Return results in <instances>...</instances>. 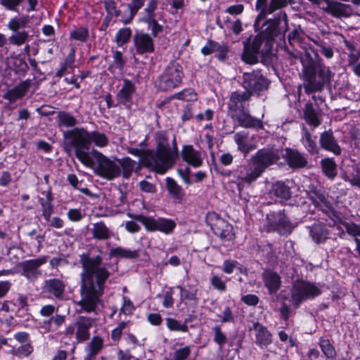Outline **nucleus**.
<instances>
[{"label": "nucleus", "instance_id": "4468645a", "mask_svg": "<svg viewBox=\"0 0 360 360\" xmlns=\"http://www.w3.org/2000/svg\"><path fill=\"white\" fill-rule=\"evenodd\" d=\"M210 217L214 221L208 224L216 236L226 240H231L234 238L233 226L215 214H211Z\"/></svg>", "mask_w": 360, "mask_h": 360}, {"label": "nucleus", "instance_id": "c03bdc74", "mask_svg": "<svg viewBox=\"0 0 360 360\" xmlns=\"http://www.w3.org/2000/svg\"><path fill=\"white\" fill-rule=\"evenodd\" d=\"M302 142L309 153L314 154L318 153L316 136L313 138L307 130H304V136L302 139Z\"/></svg>", "mask_w": 360, "mask_h": 360}, {"label": "nucleus", "instance_id": "20e7f679", "mask_svg": "<svg viewBox=\"0 0 360 360\" xmlns=\"http://www.w3.org/2000/svg\"><path fill=\"white\" fill-rule=\"evenodd\" d=\"M281 156V152L278 148H264L258 150L248 160L245 167L236 171L238 180L251 184L262 174L267 167L276 164Z\"/></svg>", "mask_w": 360, "mask_h": 360}, {"label": "nucleus", "instance_id": "c756f323", "mask_svg": "<svg viewBox=\"0 0 360 360\" xmlns=\"http://www.w3.org/2000/svg\"><path fill=\"white\" fill-rule=\"evenodd\" d=\"M264 285L268 288L270 294L277 292L281 287V277L279 275L272 271H264L262 274Z\"/></svg>", "mask_w": 360, "mask_h": 360}, {"label": "nucleus", "instance_id": "dca6fc26", "mask_svg": "<svg viewBox=\"0 0 360 360\" xmlns=\"http://www.w3.org/2000/svg\"><path fill=\"white\" fill-rule=\"evenodd\" d=\"M250 98L251 94L250 92H233L229 102V109L231 115L249 108L248 102Z\"/></svg>", "mask_w": 360, "mask_h": 360}, {"label": "nucleus", "instance_id": "338daca9", "mask_svg": "<svg viewBox=\"0 0 360 360\" xmlns=\"http://www.w3.org/2000/svg\"><path fill=\"white\" fill-rule=\"evenodd\" d=\"M217 54L216 57L220 61H224L227 58V54L229 52V46L225 44H219V48L216 51Z\"/></svg>", "mask_w": 360, "mask_h": 360}, {"label": "nucleus", "instance_id": "37998d69", "mask_svg": "<svg viewBox=\"0 0 360 360\" xmlns=\"http://www.w3.org/2000/svg\"><path fill=\"white\" fill-rule=\"evenodd\" d=\"M145 0H131L128 4L129 14L122 19L124 24L129 23L134 18L138 11L144 5Z\"/></svg>", "mask_w": 360, "mask_h": 360}, {"label": "nucleus", "instance_id": "4d7b16f0", "mask_svg": "<svg viewBox=\"0 0 360 360\" xmlns=\"http://www.w3.org/2000/svg\"><path fill=\"white\" fill-rule=\"evenodd\" d=\"M33 352L32 346L27 343L13 350V354L18 357L28 356Z\"/></svg>", "mask_w": 360, "mask_h": 360}, {"label": "nucleus", "instance_id": "412c9836", "mask_svg": "<svg viewBox=\"0 0 360 360\" xmlns=\"http://www.w3.org/2000/svg\"><path fill=\"white\" fill-rule=\"evenodd\" d=\"M128 153L140 158V161L142 165L152 170L158 172V165L155 160V152L153 150H142L138 148H129Z\"/></svg>", "mask_w": 360, "mask_h": 360}, {"label": "nucleus", "instance_id": "393cba45", "mask_svg": "<svg viewBox=\"0 0 360 360\" xmlns=\"http://www.w3.org/2000/svg\"><path fill=\"white\" fill-rule=\"evenodd\" d=\"M31 84V80L26 79L14 88L8 90L3 96V98L8 100L11 103H14L25 95Z\"/></svg>", "mask_w": 360, "mask_h": 360}, {"label": "nucleus", "instance_id": "c85d7f7f", "mask_svg": "<svg viewBox=\"0 0 360 360\" xmlns=\"http://www.w3.org/2000/svg\"><path fill=\"white\" fill-rule=\"evenodd\" d=\"M233 139L238 146V150L245 156L257 147L255 144L248 143L249 133L248 131H238L234 134Z\"/></svg>", "mask_w": 360, "mask_h": 360}, {"label": "nucleus", "instance_id": "a211bd4d", "mask_svg": "<svg viewBox=\"0 0 360 360\" xmlns=\"http://www.w3.org/2000/svg\"><path fill=\"white\" fill-rule=\"evenodd\" d=\"M231 117L236 120L238 125L245 128H263V123L260 119L252 117L247 108L231 115Z\"/></svg>", "mask_w": 360, "mask_h": 360}, {"label": "nucleus", "instance_id": "7c9ffc66", "mask_svg": "<svg viewBox=\"0 0 360 360\" xmlns=\"http://www.w3.org/2000/svg\"><path fill=\"white\" fill-rule=\"evenodd\" d=\"M123 82L122 87L117 94V99L119 103L128 105L135 91V86L133 83L127 79H124Z\"/></svg>", "mask_w": 360, "mask_h": 360}, {"label": "nucleus", "instance_id": "680f3d73", "mask_svg": "<svg viewBox=\"0 0 360 360\" xmlns=\"http://www.w3.org/2000/svg\"><path fill=\"white\" fill-rule=\"evenodd\" d=\"M212 285L217 290L222 292L226 288L225 282L217 275H213L210 279Z\"/></svg>", "mask_w": 360, "mask_h": 360}, {"label": "nucleus", "instance_id": "9b49d317", "mask_svg": "<svg viewBox=\"0 0 360 360\" xmlns=\"http://www.w3.org/2000/svg\"><path fill=\"white\" fill-rule=\"evenodd\" d=\"M128 215L136 221L141 222L149 231H159L166 234H169L176 227V223L170 219H154L143 214L132 215L129 214Z\"/></svg>", "mask_w": 360, "mask_h": 360}, {"label": "nucleus", "instance_id": "052dcab7", "mask_svg": "<svg viewBox=\"0 0 360 360\" xmlns=\"http://www.w3.org/2000/svg\"><path fill=\"white\" fill-rule=\"evenodd\" d=\"M105 8L108 13V17L119 16L120 11L117 10L115 3L112 0H105L104 2Z\"/></svg>", "mask_w": 360, "mask_h": 360}, {"label": "nucleus", "instance_id": "13d9d810", "mask_svg": "<svg viewBox=\"0 0 360 360\" xmlns=\"http://www.w3.org/2000/svg\"><path fill=\"white\" fill-rule=\"evenodd\" d=\"M39 202L42 207V216L46 221H49L53 213L52 205L49 202H45L43 198L39 199Z\"/></svg>", "mask_w": 360, "mask_h": 360}, {"label": "nucleus", "instance_id": "5701e85b", "mask_svg": "<svg viewBox=\"0 0 360 360\" xmlns=\"http://www.w3.org/2000/svg\"><path fill=\"white\" fill-rule=\"evenodd\" d=\"M181 155L184 162L193 167H199L202 165L201 153L195 150L191 145L184 146Z\"/></svg>", "mask_w": 360, "mask_h": 360}, {"label": "nucleus", "instance_id": "6e6552de", "mask_svg": "<svg viewBox=\"0 0 360 360\" xmlns=\"http://www.w3.org/2000/svg\"><path fill=\"white\" fill-rule=\"evenodd\" d=\"M183 76V68L178 63L173 61L158 77L155 86L162 91H171L181 84Z\"/></svg>", "mask_w": 360, "mask_h": 360}, {"label": "nucleus", "instance_id": "3c124183", "mask_svg": "<svg viewBox=\"0 0 360 360\" xmlns=\"http://www.w3.org/2000/svg\"><path fill=\"white\" fill-rule=\"evenodd\" d=\"M173 98L191 101L197 99V95L192 89H186L172 96Z\"/></svg>", "mask_w": 360, "mask_h": 360}, {"label": "nucleus", "instance_id": "9d476101", "mask_svg": "<svg viewBox=\"0 0 360 360\" xmlns=\"http://www.w3.org/2000/svg\"><path fill=\"white\" fill-rule=\"evenodd\" d=\"M265 227L268 232L276 231L280 235H289L294 229L292 223L286 216L284 210L267 214Z\"/></svg>", "mask_w": 360, "mask_h": 360}, {"label": "nucleus", "instance_id": "f8f14e48", "mask_svg": "<svg viewBox=\"0 0 360 360\" xmlns=\"http://www.w3.org/2000/svg\"><path fill=\"white\" fill-rule=\"evenodd\" d=\"M243 86L245 92H250L251 96L254 93L259 94L267 90L269 82L259 70L245 72L243 75Z\"/></svg>", "mask_w": 360, "mask_h": 360}, {"label": "nucleus", "instance_id": "8fccbe9b", "mask_svg": "<svg viewBox=\"0 0 360 360\" xmlns=\"http://www.w3.org/2000/svg\"><path fill=\"white\" fill-rule=\"evenodd\" d=\"M131 36V30L129 27H124L117 32L115 41L118 45L122 46L129 41Z\"/></svg>", "mask_w": 360, "mask_h": 360}, {"label": "nucleus", "instance_id": "e2e57ef3", "mask_svg": "<svg viewBox=\"0 0 360 360\" xmlns=\"http://www.w3.org/2000/svg\"><path fill=\"white\" fill-rule=\"evenodd\" d=\"M226 336L222 333L221 327L216 326L214 328V341L219 345H222L226 342Z\"/></svg>", "mask_w": 360, "mask_h": 360}, {"label": "nucleus", "instance_id": "bb28decb", "mask_svg": "<svg viewBox=\"0 0 360 360\" xmlns=\"http://www.w3.org/2000/svg\"><path fill=\"white\" fill-rule=\"evenodd\" d=\"M320 144L322 148L333 153L335 155H340L342 150L333 136L331 130L324 131L320 136Z\"/></svg>", "mask_w": 360, "mask_h": 360}, {"label": "nucleus", "instance_id": "ea45409f", "mask_svg": "<svg viewBox=\"0 0 360 360\" xmlns=\"http://www.w3.org/2000/svg\"><path fill=\"white\" fill-rule=\"evenodd\" d=\"M109 255L111 257L126 259H134L139 257V252L137 250H131L122 247H117L111 249Z\"/></svg>", "mask_w": 360, "mask_h": 360}, {"label": "nucleus", "instance_id": "e433bc0d", "mask_svg": "<svg viewBox=\"0 0 360 360\" xmlns=\"http://www.w3.org/2000/svg\"><path fill=\"white\" fill-rule=\"evenodd\" d=\"M93 238L96 240H105L110 237V229L103 221H99L93 224L91 229Z\"/></svg>", "mask_w": 360, "mask_h": 360}, {"label": "nucleus", "instance_id": "bf43d9fd", "mask_svg": "<svg viewBox=\"0 0 360 360\" xmlns=\"http://www.w3.org/2000/svg\"><path fill=\"white\" fill-rule=\"evenodd\" d=\"M219 48V44L214 41L210 40L207 41L206 45L201 49V53L204 56L210 55L214 52H216L217 49Z\"/></svg>", "mask_w": 360, "mask_h": 360}, {"label": "nucleus", "instance_id": "a19ab883", "mask_svg": "<svg viewBox=\"0 0 360 360\" xmlns=\"http://www.w3.org/2000/svg\"><path fill=\"white\" fill-rule=\"evenodd\" d=\"M57 121L59 127H72L77 124L76 118L70 112L65 111L58 112Z\"/></svg>", "mask_w": 360, "mask_h": 360}, {"label": "nucleus", "instance_id": "603ef678", "mask_svg": "<svg viewBox=\"0 0 360 360\" xmlns=\"http://www.w3.org/2000/svg\"><path fill=\"white\" fill-rule=\"evenodd\" d=\"M341 224L346 229L347 233L354 238L360 237V225L354 222L341 221Z\"/></svg>", "mask_w": 360, "mask_h": 360}, {"label": "nucleus", "instance_id": "58836bf2", "mask_svg": "<svg viewBox=\"0 0 360 360\" xmlns=\"http://www.w3.org/2000/svg\"><path fill=\"white\" fill-rule=\"evenodd\" d=\"M116 160L118 162V165H120V169H122V172L121 171V173L122 174L123 177L128 179L134 169L136 162L129 157L117 159Z\"/></svg>", "mask_w": 360, "mask_h": 360}, {"label": "nucleus", "instance_id": "0e129e2a", "mask_svg": "<svg viewBox=\"0 0 360 360\" xmlns=\"http://www.w3.org/2000/svg\"><path fill=\"white\" fill-rule=\"evenodd\" d=\"M191 350L188 347L177 349L174 354V360H186L190 354Z\"/></svg>", "mask_w": 360, "mask_h": 360}, {"label": "nucleus", "instance_id": "c9c22d12", "mask_svg": "<svg viewBox=\"0 0 360 360\" xmlns=\"http://www.w3.org/2000/svg\"><path fill=\"white\" fill-rule=\"evenodd\" d=\"M29 22V15L22 14L11 18L7 25V28L13 32H16L21 29H24Z\"/></svg>", "mask_w": 360, "mask_h": 360}, {"label": "nucleus", "instance_id": "473e14b6", "mask_svg": "<svg viewBox=\"0 0 360 360\" xmlns=\"http://www.w3.org/2000/svg\"><path fill=\"white\" fill-rule=\"evenodd\" d=\"M268 0H257L256 2V10L259 11V13L257 16L254 26L256 29L259 27V23L265 19L267 14H271L276 11V8H271V1H270L269 6L267 5Z\"/></svg>", "mask_w": 360, "mask_h": 360}, {"label": "nucleus", "instance_id": "f03ea898", "mask_svg": "<svg viewBox=\"0 0 360 360\" xmlns=\"http://www.w3.org/2000/svg\"><path fill=\"white\" fill-rule=\"evenodd\" d=\"M259 23L258 29L254 26L255 32L259 33L251 40L250 37L243 42V51L241 59L247 64L253 65L258 63V57L260 49L264 42L268 46L276 37H278L283 29L286 30L288 27L287 15L285 12L281 11L276 14L273 19H269Z\"/></svg>", "mask_w": 360, "mask_h": 360}, {"label": "nucleus", "instance_id": "cd10ccee", "mask_svg": "<svg viewBox=\"0 0 360 360\" xmlns=\"http://www.w3.org/2000/svg\"><path fill=\"white\" fill-rule=\"evenodd\" d=\"M255 332V343L259 347H267L271 342V334L267 328L259 322L253 323L252 328Z\"/></svg>", "mask_w": 360, "mask_h": 360}, {"label": "nucleus", "instance_id": "de8ad7c7", "mask_svg": "<svg viewBox=\"0 0 360 360\" xmlns=\"http://www.w3.org/2000/svg\"><path fill=\"white\" fill-rule=\"evenodd\" d=\"M319 346L327 358L334 359L335 357L336 352L335 348L331 345L329 340L323 338H320Z\"/></svg>", "mask_w": 360, "mask_h": 360}, {"label": "nucleus", "instance_id": "aec40b11", "mask_svg": "<svg viewBox=\"0 0 360 360\" xmlns=\"http://www.w3.org/2000/svg\"><path fill=\"white\" fill-rule=\"evenodd\" d=\"M65 283L58 278H51L44 282L43 290L55 299L63 300L65 296Z\"/></svg>", "mask_w": 360, "mask_h": 360}, {"label": "nucleus", "instance_id": "f704fd0d", "mask_svg": "<svg viewBox=\"0 0 360 360\" xmlns=\"http://www.w3.org/2000/svg\"><path fill=\"white\" fill-rule=\"evenodd\" d=\"M166 187L169 195L179 202H181L184 197V193L181 186L176 181L171 178L166 179Z\"/></svg>", "mask_w": 360, "mask_h": 360}, {"label": "nucleus", "instance_id": "ddd939ff", "mask_svg": "<svg viewBox=\"0 0 360 360\" xmlns=\"http://www.w3.org/2000/svg\"><path fill=\"white\" fill-rule=\"evenodd\" d=\"M47 262V257L28 259L20 262L18 267L22 271V275L30 281H34L41 274L39 267Z\"/></svg>", "mask_w": 360, "mask_h": 360}, {"label": "nucleus", "instance_id": "2eb2a0df", "mask_svg": "<svg viewBox=\"0 0 360 360\" xmlns=\"http://www.w3.org/2000/svg\"><path fill=\"white\" fill-rule=\"evenodd\" d=\"M309 199L312 205H309V209H305V207L308 205L307 202L304 201L301 205V209L306 213H314L316 208H319L324 212L332 209L331 203L323 194L316 190L311 192Z\"/></svg>", "mask_w": 360, "mask_h": 360}, {"label": "nucleus", "instance_id": "4c0bfd02", "mask_svg": "<svg viewBox=\"0 0 360 360\" xmlns=\"http://www.w3.org/2000/svg\"><path fill=\"white\" fill-rule=\"evenodd\" d=\"M321 166L323 172L328 178L333 179L337 175V164L333 158H326L322 159Z\"/></svg>", "mask_w": 360, "mask_h": 360}, {"label": "nucleus", "instance_id": "49530a36", "mask_svg": "<svg viewBox=\"0 0 360 360\" xmlns=\"http://www.w3.org/2000/svg\"><path fill=\"white\" fill-rule=\"evenodd\" d=\"M113 62L111 65L108 68V70L113 72L114 69H117L119 71H122L126 63V60L124 58L122 53L120 51H113Z\"/></svg>", "mask_w": 360, "mask_h": 360}, {"label": "nucleus", "instance_id": "79ce46f5", "mask_svg": "<svg viewBox=\"0 0 360 360\" xmlns=\"http://www.w3.org/2000/svg\"><path fill=\"white\" fill-rule=\"evenodd\" d=\"M304 119L309 124L317 127L320 124V121L317 117L316 112L313 107L312 103H307L304 111Z\"/></svg>", "mask_w": 360, "mask_h": 360}, {"label": "nucleus", "instance_id": "423d86ee", "mask_svg": "<svg viewBox=\"0 0 360 360\" xmlns=\"http://www.w3.org/2000/svg\"><path fill=\"white\" fill-rule=\"evenodd\" d=\"M156 141L155 160L158 165V173L163 174L174 166L179 156V151L176 145L170 148L165 134L162 132L157 134Z\"/></svg>", "mask_w": 360, "mask_h": 360}, {"label": "nucleus", "instance_id": "a18cd8bd", "mask_svg": "<svg viewBox=\"0 0 360 360\" xmlns=\"http://www.w3.org/2000/svg\"><path fill=\"white\" fill-rule=\"evenodd\" d=\"M29 37L27 31H18L11 34L8 37V41L11 44L20 46L28 41Z\"/></svg>", "mask_w": 360, "mask_h": 360}, {"label": "nucleus", "instance_id": "0eeeda50", "mask_svg": "<svg viewBox=\"0 0 360 360\" xmlns=\"http://www.w3.org/2000/svg\"><path fill=\"white\" fill-rule=\"evenodd\" d=\"M321 294V290L315 283L297 279L290 289V301L294 307H298L303 302L312 300Z\"/></svg>", "mask_w": 360, "mask_h": 360}, {"label": "nucleus", "instance_id": "09e8293b", "mask_svg": "<svg viewBox=\"0 0 360 360\" xmlns=\"http://www.w3.org/2000/svg\"><path fill=\"white\" fill-rule=\"evenodd\" d=\"M165 321L166 325L170 330L182 332L188 331V328L186 321H185L184 323H181L179 321L173 318H167Z\"/></svg>", "mask_w": 360, "mask_h": 360}, {"label": "nucleus", "instance_id": "2f4dec72", "mask_svg": "<svg viewBox=\"0 0 360 360\" xmlns=\"http://www.w3.org/2000/svg\"><path fill=\"white\" fill-rule=\"evenodd\" d=\"M309 233L312 240L319 244L324 243L328 238L329 231L324 224L316 223L309 228Z\"/></svg>", "mask_w": 360, "mask_h": 360}, {"label": "nucleus", "instance_id": "39448f33", "mask_svg": "<svg viewBox=\"0 0 360 360\" xmlns=\"http://www.w3.org/2000/svg\"><path fill=\"white\" fill-rule=\"evenodd\" d=\"M301 62L304 79L303 86L307 94L320 91L324 84L330 82L333 74L329 67L321 62L314 61L309 54L302 58Z\"/></svg>", "mask_w": 360, "mask_h": 360}, {"label": "nucleus", "instance_id": "6e6d98bb", "mask_svg": "<svg viewBox=\"0 0 360 360\" xmlns=\"http://www.w3.org/2000/svg\"><path fill=\"white\" fill-rule=\"evenodd\" d=\"M22 2L23 0H0V5L7 11L16 12Z\"/></svg>", "mask_w": 360, "mask_h": 360}, {"label": "nucleus", "instance_id": "864d4df0", "mask_svg": "<svg viewBox=\"0 0 360 360\" xmlns=\"http://www.w3.org/2000/svg\"><path fill=\"white\" fill-rule=\"evenodd\" d=\"M88 37L89 31L84 27L76 28L70 32V38L75 40L85 41Z\"/></svg>", "mask_w": 360, "mask_h": 360}, {"label": "nucleus", "instance_id": "69168bd1", "mask_svg": "<svg viewBox=\"0 0 360 360\" xmlns=\"http://www.w3.org/2000/svg\"><path fill=\"white\" fill-rule=\"evenodd\" d=\"M127 326V322L122 321L120 322L118 326L112 330L111 337L112 339L115 341H117L120 340L121 335L122 333L123 330Z\"/></svg>", "mask_w": 360, "mask_h": 360}, {"label": "nucleus", "instance_id": "774afa93", "mask_svg": "<svg viewBox=\"0 0 360 360\" xmlns=\"http://www.w3.org/2000/svg\"><path fill=\"white\" fill-rule=\"evenodd\" d=\"M219 317H221V322L223 323L233 322L234 321V316L229 307H225L222 314L219 316Z\"/></svg>", "mask_w": 360, "mask_h": 360}, {"label": "nucleus", "instance_id": "7ed1b4c3", "mask_svg": "<svg viewBox=\"0 0 360 360\" xmlns=\"http://www.w3.org/2000/svg\"><path fill=\"white\" fill-rule=\"evenodd\" d=\"M64 148L70 152L74 148L76 158L86 167L93 168L95 162L93 160V150H90L91 143L96 146H107L108 139L105 134L97 131H88L84 128L75 127L63 132Z\"/></svg>", "mask_w": 360, "mask_h": 360}, {"label": "nucleus", "instance_id": "6ab92c4d", "mask_svg": "<svg viewBox=\"0 0 360 360\" xmlns=\"http://www.w3.org/2000/svg\"><path fill=\"white\" fill-rule=\"evenodd\" d=\"M326 7L322 8L327 13L335 18H347L352 15L353 11L350 5L345 4L338 1L328 0Z\"/></svg>", "mask_w": 360, "mask_h": 360}, {"label": "nucleus", "instance_id": "72a5a7b5", "mask_svg": "<svg viewBox=\"0 0 360 360\" xmlns=\"http://www.w3.org/2000/svg\"><path fill=\"white\" fill-rule=\"evenodd\" d=\"M103 340L98 336H94L86 347V354L84 360H92L101 350Z\"/></svg>", "mask_w": 360, "mask_h": 360}, {"label": "nucleus", "instance_id": "f3484780", "mask_svg": "<svg viewBox=\"0 0 360 360\" xmlns=\"http://www.w3.org/2000/svg\"><path fill=\"white\" fill-rule=\"evenodd\" d=\"M288 166L292 169H300L307 166L308 161L305 155L297 149L286 148L285 153H281Z\"/></svg>", "mask_w": 360, "mask_h": 360}, {"label": "nucleus", "instance_id": "b1692460", "mask_svg": "<svg viewBox=\"0 0 360 360\" xmlns=\"http://www.w3.org/2000/svg\"><path fill=\"white\" fill-rule=\"evenodd\" d=\"M94 319L86 316H79L75 323L77 328L76 338L79 342H84L89 339V329L91 328Z\"/></svg>", "mask_w": 360, "mask_h": 360}, {"label": "nucleus", "instance_id": "5fc2aeb1", "mask_svg": "<svg viewBox=\"0 0 360 360\" xmlns=\"http://www.w3.org/2000/svg\"><path fill=\"white\" fill-rule=\"evenodd\" d=\"M143 20L148 24V28L151 30L153 37H157L162 31V27L158 24L155 17L143 18Z\"/></svg>", "mask_w": 360, "mask_h": 360}, {"label": "nucleus", "instance_id": "4be33fe9", "mask_svg": "<svg viewBox=\"0 0 360 360\" xmlns=\"http://www.w3.org/2000/svg\"><path fill=\"white\" fill-rule=\"evenodd\" d=\"M133 41L137 53L144 54L154 51L153 41L149 34L136 33L133 37Z\"/></svg>", "mask_w": 360, "mask_h": 360}, {"label": "nucleus", "instance_id": "f257e3e1", "mask_svg": "<svg viewBox=\"0 0 360 360\" xmlns=\"http://www.w3.org/2000/svg\"><path fill=\"white\" fill-rule=\"evenodd\" d=\"M79 262L82 268L80 275L82 299L77 304L89 313L96 310L110 274L103 264L101 255L92 256L89 253H83L79 255Z\"/></svg>", "mask_w": 360, "mask_h": 360}, {"label": "nucleus", "instance_id": "a878e982", "mask_svg": "<svg viewBox=\"0 0 360 360\" xmlns=\"http://www.w3.org/2000/svg\"><path fill=\"white\" fill-rule=\"evenodd\" d=\"M269 193L271 197L278 199L281 202L287 201L292 196L290 186L281 181H278L272 184Z\"/></svg>", "mask_w": 360, "mask_h": 360}, {"label": "nucleus", "instance_id": "1a4fd4ad", "mask_svg": "<svg viewBox=\"0 0 360 360\" xmlns=\"http://www.w3.org/2000/svg\"><path fill=\"white\" fill-rule=\"evenodd\" d=\"M93 160L96 162L97 167L94 173L102 178L112 180L121 174V169L118 162L103 155L98 150L93 149Z\"/></svg>", "mask_w": 360, "mask_h": 360}]
</instances>
